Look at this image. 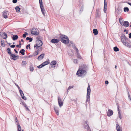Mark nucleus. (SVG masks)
<instances>
[{
	"label": "nucleus",
	"instance_id": "f257e3e1",
	"mask_svg": "<svg viewBox=\"0 0 131 131\" xmlns=\"http://www.w3.org/2000/svg\"><path fill=\"white\" fill-rule=\"evenodd\" d=\"M88 69V67L87 65L83 64L78 70L76 75L79 76L85 75L87 73V71Z\"/></svg>",
	"mask_w": 131,
	"mask_h": 131
},
{
	"label": "nucleus",
	"instance_id": "f03ea898",
	"mask_svg": "<svg viewBox=\"0 0 131 131\" xmlns=\"http://www.w3.org/2000/svg\"><path fill=\"white\" fill-rule=\"evenodd\" d=\"M60 38L61 41L63 43L68 44L69 43V40L67 36L60 34Z\"/></svg>",
	"mask_w": 131,
	"mask_h": 131
},
{
	"label": "nucleus",
	"instance_id": "7ed1b4c3",
	"mask_svg": "<svg viewBox=\"0 0 131 131\" xmlns=\"http://www.w3.org/2000/svg\"><path fill=\"white\" fill-rule=\"evenodd\" d=\"M91 91L90 86L89 84L87 89V93L86 96V103L90 101V95Z\"/></svg>",
	"mask_w": 131,
	"mask_h": 131
},
{
	"label": "nucleus",
	"instance_id": "20e7f679",
	"mask_svg": "<svg viewBox=\"0 0 131 131\" xmlns=\"http://www.w3.org/2000/svg\"><path fill=\"white\" fill-rule=\"evenodd\" d=\"M38 39L36 41V44L34 45V47L35 49H37L39 48V49H41V45H40L41 43V40L40 39L39 37H38Z\"/></svg>",
	"mask_w": 131,
	"mask_h": 131
},
{
	"label": "nucleus",
	"instance_id": "39448f33",
	"mask_svg": "<svg viewBox=\"0 0 131 131\" xmlns=\"http://www.w3.org/2000/svg\"><path fill=\"white\" fill-rule=\"evenodd\" d=\"M120 38L122 43H125V42H126V41H129L128 38H126L123 34H122L120 36Z\"/></svg>",
	"mask_w": 131,
	"mask_h": 131
},
{
	"label": "nucleus",
	"instance_id": "423d86ee",
	"mask_svg": "<svg viewBox=\"0 0 131 131\" xmlns=\"http://www.w3.org/2000/svg\"><path fill=\"white\" fill-rule=\"evenodd\" d=\"M41 12L42 13L43 16L45 17L46 15V12L45 10V9L43 7V5L42 4V1L41 0Z\"/></svg>",
	"mask_w": 131,
	"mask_h": 131
},
{
	"label": "nucleus",
	"instance_id": "0eeeda50",
	"mask_svg": "<svg viewBox=\"0 0 131 131\" xmlns=\"http://www.w3.org/2000/svg\"><path fill=\"white\" fill-rule=\"evenodd\" d=\"M84 128L87 130V131H91L87 122L85 121Z\"/></svg>",
	"mask_w": 131,
	"mask_h": 131
},
{
	"label": "nucleus",
	"instance_id": "6e6552de",
	"mask_svg": "<svg viewBox=\"0 0 131 131\" xmlns=\"http://www.w3.org/2000/svg\"><path fill=\"white\" fill-rule=\"evenodd\" d=\"M113 113V112L112 110L110 109H108L107 113V114L108 116L110 117L112 115Z\"/></svg>",
	"mask_w": 131,
	"mask_h": 131
},
{
	"label": "nucleus",
	"instance_id": "1a4fd4ad",
	"mask_svg": "<svg viewBox=\"0 0 131 131\" xmlns=\"http://www.w3.org/2000/svg\"><path fill=\"white\" fill-rule=\"evenodd\" d=\"M9 14V12L8 11L5 10L3 12V15L4 18H8L7 15Z\"/></svg>",
	"mask_w": 131,
	"mask_h": 131
},
{
	"label": "nucleus",
	"instance_id": "9d476101",
	"mask_svg": "<svg viewBox=\"0 0 131 131\" xmlns=\"http://www.w3.org/2000/svg\"><path fill=\"white\" fill-rule=\"evenodd\" d=\"M58 103L60 107H61L63 105V102L62 101L61 99H60L59 97H58Z\"/></svg>",
	"mask_w": 131,
	"mask_h": 131
},
{
	"label": "nucleus",
	"instance_id": "9b49d317",
	"mask_svg": "<svg viewBox=\"0 0 131 131\" xmlns=\"http://www.w3.org/2000/svg\"><path fill=\"white\" fill-rule=\"evenodd\" d=\"M19 91L22 98L24 100H26L27 99L24 96V95L22 91L21 90H20Z\"/></svg>",
	"mask_w": 131,
	"mask_h": 131
},
{
	"label": "nucleus",
	"instance_id": "f8f14e48",
	"mask_svg": "<svg viewBox=\"0 0 131 131\" xmlns=\"http://www.w3.org/2000/svg\"><path fill=\"white\" fill-rule=\"evenodd\" d=\"M116 105L117 106V107L118 109V116L119 118L120 119L121 118L122 116L121 115V114L120 113V110L119 109V105L118 103H116Z\"/></svg>",
	"mask_w": 131,
	"mask_h": 131
},
{
	"label": "nucleus",
	"instance_id": "ddd939ff",
	"mask_svg": "<svg viewBox=\"0 0 131 131\" xmlns=\"http://www.w3.org/2000/svg\"><path fill=\"white\" fill-rule=\"evenodd\" d=\"M107 2L106 0H104V7L103 11L105 13L106 11L107 10Z\"/></svg>",
	"mask_w": 131,
	"mask_h": 131
},
{
	"label": "nucleus",
	"instance_id": "4468645a",
	"mask_svg": "<svg viewBox=\"0 0 131 131\" xmlns=\"http://www.w3.org/2000/svg\"><path fill=\"white\" fill-rule=\"evenodd\" d=\"M10 58L12 60H16L17 59L16 58L15 55L12 53L10 55Z\"/></svg>",
	"mask_w": 131,
	"mask_h": 131
},
{
	"label": "nucleus",
	"instance_id": "2eb2a0df",
	"mask_svg": "<svg viewBox=\"0 0 131 131\" xmlns=\"http://www.w3.org/2000/svg\"><path fill=\"white\" fill-rule=\"evenodd\" d=\"M59 41V39L54 38L51 40V42L53 43H58Z\"/></svg>",
	"mask_w": 131,
	"mask_h": 131
},
{
	"label": "nucleus",
	"instance_id": "dca6fc26",
	"mask_svg": "<svg viewBox=\"0 0 131 131\" xmlns=\"http://www.w3.org/2000/svg\"><path fill=\"white\" fill-rule=\"evenodd\" d=\"M34 30V28H33L32 29V30L31 32V34L34 35H38V32H37V31H35Z\"/></svg>",
	"mask_w": 131,
	"mask_h": 131
},
{
	"label": "nucleus",
	"instance_id": "f3484780",
	"mask_svg": "<svg viewBox=\"0 0 131 131\" xmlns=\"http://www.w3.org/2000/svg\"><path fill=\"white\" fill-rule=\"evenodd\" d=\"M129 25V23L127 21H124L123 24L122 26H123L125 27H128Z\"/></svg>",
	"mask_w": 131,
	"mask_h": 131
},
{
	"label": "nucleus",
	"instance_id": "a211bd4d",
	"mask_svg": "<svg viewBox=\"0 0 131 131\" xmlns=\"http://www.w3.org/2000/svg\"><path fill=\"white\" fill-rule=\"evenodd\" d=\"M54 109L55 111V112L56 113V114L58 115H59V111L58 110V107L54 106Z\"/></svg>",
	"mask_w": 131,
	"mask_h": 131
},
{
	"label": "nucleus",
	"instance_id": "6ab92c4d",
	"mask_svg": "<svg viewBox=\"0 0 131 131\" xmlns=\"http://www.w3.org/2000/svg\"><path fill=\"white\" fill-rule=\"evenodd\" d=\"M1 33H0V35L1 36H2V38L4 39H6L7 37V35L6 33L5 32H4L2 35L1 34Z\"/></svg>",
	"mask_w": 131,
	"mask_h": 131
},
{
	"label": "nucleus",
	"instance_id": "aec40b11",
	"mask_svg": "<svg viewBox=\"0 0 131 131\" xmlns=\"http://www.w3.org/2000/svg\"><path fill=\"white\" fill-rule=\"evenodd\" d=\"M12 39L14 40H15L18 38V36L17 35H14L12 37Z\"/></svg>",
	"mask_w": 131,
	"mask_h": 131
},
{
	"label": "nucleus",
	"instance_id": "412c9836",
	"mask_svg": "<svg viewBox=\"0 0 131 131\" xmlns=\"http://www.w3.org/2000/svg\"><path fill=\"white\" fill-rule=\"evenodd\" d=\"M57 63V62L53 60L51 61L50 63V65H51V67H53V66L55 65Z\"/></svg>",
	"mask_w": 131,
	"mask_h": 131
},
{
	"label": "nucleus",
	"instance_id": "4be33fe9",
	"mask_svg": "<svg viewBox=\"0 0 131 131\" xmlns=\"http://www.w3.org/2000/svg\"><path fill=\"white\" fill-rule=\"evenodd\" d=\"M49 62L48 61H45L41 64V68L43 67L46 65L48 64Z\"/></svg>",
	"mask_w": 131,
	"mask_h": 131
},
{
	"label": "nucleus",
	"instance_id": "5701e85b",
	"mask_svg": "<svg viewBox=\"0 0 131 131\" xmlns=\"http://www.w3.org/2000/svg\"><path fill=\"white\" fill-rule=\"evenodd\" d=\"M122 11V10L119 7H118L117 8L116 11L117 14H118L121 13Z\"/></svg>",
	"mask_w": 131,
	"mask_h": 131
},
{
	"label": "nucleus",
	"instance_id": "b1692460",
	"mask_svg": "<svg viewBox=\"0 0 131 131\" xmlns=\"http://www.w3.org/2000/svg\"><path fill=\"white\" fill-rule=\"evenodd\" d=\"M16 124L17 126L18 131H21V127L19 122H17V124Z\"/></svg>",
	"mask_w": 131,
	"mask_h": 131
},
{
	"label": "nucleus",
	"instance_id": "393cba45",
	"mask_svg": "<svg viewBox=\"0 0 131 131\" xmlns=\"http://www.w3.org/2000/svg\"><path fill=\"white\" fill-rule=\"evenodd\" d=\"M93 32L95 35H97L98 34V31L97 29H94L93 30Z\"/></svg>",
	"mask_w": 131,
	"mask_h": 131
},
{
	"label": "nucleus",
	"instance_id": "a878e982",
	"mask_svg": "<svg viewBox=\"0 0 131 131\" xmlns=\"http://www.w3.org/2000/svg\"><path fill=\"white\" fill-rule=\"evenodd\" d=\"M6 51L7 52L9 55L12 54L10 49L9 48H7V49Z\"/></svg>",
	"mask_w": 131,
	"mask_h": 131
},
{
	"label": "nucleus",
	"instance_id": "bb28decb",
	"mask_svg": "<svg viewBox=\"0 0 131 131\" xmlns=\"http://www.w3.org/2000/svg\"><path fill=\"white\" fill-rule=\"evenodd\" d=\"M25 50L24 49H22L19 51V53H21L22 55H23L25 54Z\"/></svg>",
	"mask_w": 131,
	"mask_h": 131
},
{
	"label": "nucleus",
	"instance_id": "cd10ccee",
	"mask_svg": "<svg viewBox=\"0 0 131 131\" xmlns=\"http://www.w3.org/2000/svg\"><path fill=\"white\" fill-rule=\"evenodd\" d=\"M123 44L126 46H127V47H129V46L130 45V44L128 42H127L126 41V42H125V43H123Z\"/></svg>",
	"mask_w": 131,
	"mask_h": 131
},
{
	"label": "nucleus",
	"instance_id": "c85d7f7f",
	"mask_svg": "<svg viewBox=\"0 0 131 131\" xmlns=\"http://www.w3.org/2000/svg\"><path fill=\"white\" fill-rule=\"evenodd\" d=\"M96 17H98L99 16V10L96 9Z\"/></svg>",
	"mask_w": 131,
	"mask_h": 131
},
{
	"label": "nucleus",
	"instance_id": "c756f323",
	"mask_svg": "<svg viewBox=\"0 0 131 131\" xmlns=\"http://www.w3.org/2000/svg\"><path fill=\"white\" fill-rule=\"evenodd\" d=\"M15 9L17 12H20V8L19 6H17L15 7Z\"/></svg>",
	"mask_w": 131,
	"mask_h": 131
},
{
	"label": "nucleus",
	"instance_id": "7c9ffc66",
	"mask_svg": "<svg viewBox=\"0 0 131 131\" xmlns=\"http://www.w3.org/2000/svg\"><path fill=\"white\" fill-rule=\"evenodd\" d=\"M26 39L27 40H29V42L32 41L33 40L32 38L28 37L26 38Z\"/></svg>",
	"mask_w": 131,
	"mask_h": 131
},
{
	"label": "nucleus",
	"instance_id": "2f4dec72",
	"mask_svg": "<svg viewBox=\"0 0 131 131\" xmlns=\"http://www.w3.org/2000/svg\"><path fill=\"white\" fill-rule=\"evenodd\" d=\"M116 130H120L122 128L121 127H120L119 125L118 124V123L116 124Z\"/></svg>",
	"mask_w": 131,
	"mask_h": 131
},
{
	"label": "nucleus",
	"instance_id": "473e14b6",
	"mask_svg": "<svg viewBox=\"0 0 131 131\" xmlns=\"http://www.w3.org/2000/svg\"><path fill=\"white\" fill-rule=\"evenodd\" d=\"M119 20L120 23L122 25V26L124 22L122 20V19H121V18H119Z\"/></svg>",
	"mask_w": 131,
	"mask_h": 131
},
{
	"label": "nucleus",
	"instance_id": "72a5a7b5",
	"mask_svg": "<svg viewBox=\"0 0 131 131\" xmlns=\"http://www.w3.org/2000/svg\"><path fill=\"white\" fill-rule=\"evenodd\" d=\"M113 49L116 52L118 51L119 50V48L116 46L114 47Z\"/></svg>",
	"mask_w": 131,
	"mask_h": 131
},
{
	"label": "nucleus",
	"instance_id": "f704fd0d",
	"mask_svg": "<svg viewBox=\"0 0 131 131\" xmlns=\"http://www.w3.org/2000/svg\"><path fill=\"white\" fill-rule=\"evenodd\" d=\"M20 100L22 102V105H23L24 107L26 106L27 105L23 101L22 99H20Z\"/></svg>",
	"mask_w": 131,
	"mask_h": 131
},
{
	"label": "nucleus",
	"instance_id": "c9c22d12",
	"mask_svg": "<svg viewBox=\"0 0 131 131\" xmlns=\"http://www.w3.org/2000/svg\"><path fill=\"white\" fill-rule=\"evenodd\" d=\"M124 12L127 11V12L129 11V9L128 7H125L124 8Z\"/></svg>",
	"mask_w": 131,
	"mask_h": 131
},
{
	"label": "nucleus",
	"instance_id": "e433bc0d",
	"mask_svg": "<svg viewBox=\"0 0 131 131\" xmlns=\"http://www.w3.org/2000/svg\"><path fill=\"white\" fill-rule=\"evenodd\" d=\"M26 63L27 62L26 61H23L22 63V65L23 66H24L26 65Z\"/></svg>",
	"mask_w": 131,
	"mask_h": 131
},
{
	"label": "nucleus",
	"instance_id": "4c0bfd02",
	"mask_svg": "<svg viewBox=\"0 0 131 131\" xmlns=\"http://www.w3.org/2000/svg\"><path fill=\"white\" fill-rule=\"evenodd\" d=\"M30 70L31 71H32L34 70V68L32 65L30 66Z\"/></svg>",
	"mask_w": 131,
	"mask_h": 131
},
{
	"label": "nucleus",
	"instance_id": "58836bf2",
	"mask_svg": "<svg viewBox=\"0 0 131 131\" xmlns=\"http://www.w3.org/2000/svg\"><path fill=\"white\" fill-rule=\"evenodd\" d=\"M28 33L27 32H25L24 34L23 35V37L24 38H25L26 37V35H28Z\"/></svg>",
	"mask_w": 131,
	"mask_h": 131
},
{
	"label": "nucleus",
	"instance_id": "ea45409f",
	"mask_svg": "<svg viewBox=\"0 0 131 131\" xmlns=\"http://www.w3.org/2000/svg\"><path fill=\"white\" fill-rule=\"evenodd\" d=\"M39 49L38 50H37V51H35V53H34V55L35 56V55H36L38 54V52H39Z\"/></svg>",
	"mask_w": 131,
	"mask_h": 131
},
{
	"label": "nucleus",
	"instance_id": "a19ab883",
	"mask_svg": "<svg viewBox=\"0 0 131 131\" xmlns=\"http://www.w3.org/2000/svg\"><path fill=\"white\" fill-rule=\"evenodd\" d=\"M30 44H29L28 45H27L26 46V48L27 49H28V47H29V49H30Z\"/></svg>",
	"mask_w": 131,
	"mask_h": 131
},
{
	"label": "nucleus",
	"instance_id": "79ce46f5",
	"mask_svg": "<svg viewBox=\"0 0 131 131\" xmlns=\"http://www.w3.org/2000/svg\"><path fill=\"white\" fill-rule=\"evenodd\" d=\"M73 87L72 86H70L67 89V91L68 92Z\"/></svg>",
	"mask_w": 131,
	"mask_h": 131
},
{
	"label": "nucleus",
	"instance_id": "37998d69",
	"mask_svg": "<svg viewBox=\"0 0 131 131\" xmlns=\"http://www.w3.org/2000/svg\"><path fill=\"white\" fill-rule=\"evenodd\" d=\"M72 46L73 48L74 49H75V48H76L75 46V44L73 43H72Z\"/></svg>",
	"mask_w": 131,
	"mask_h": 131
},
{
	"label": "nucleus",
	"instance_id": "c03bdc74",
	"mask_svg": "<svg viewBox=\"0 0 131 131\" xmlns=\"http://www.w3.org/2000/svg\"><path fill=\"white\" fill-rule=\"evenodd\" d=\"M25 107V108L26 109L27 111H30V110H29V108H28V107L27 105Z\"/></svg>",
	"mask_w": 131,
	"mask_h": 131
},
{
	"label": "nucleus",
	"instance_id": "a18cd8bd",
	"mask_svg": "<svg viewBox=\"0 0 131 131\" xmlns=\"http://www.w3.org/2000/svg\"><path fill=\"white\" fill-rule=\"evenodd\" d=\"M15 85L18 88L19 91H20V90H21L20 88L19 87V86L16 83H15Z\"/></svg>",
	"mask_w": 131,
	"mask_h": 131
},
{
	"label": "nucleus",
	"instance_id": "49530a36",
	"mask_svg": "<svg viewBox=\"0 0 131 131\" xmlns=\"http://www.w3.org/2000/svg\"><path fill=\"white\" fill-rule=\"evenodd\" d=\"M38 60H41V54L40 55L38 58Z\"/></svg>",
	"mask_w": 131,
	"mask_h": 131
},
{
	"label": "nucleus",
	"instance_id": "de8ad7c7",
	"mask_svg": "<svg viewBox=\"0 0 131 131\" xmlns=\"http://www.w3.org/2000/svg\"><path fill=\"white\" fill-rule=\"evenodd\" d=\"M78 60L77 59H74L73 62L74 63H77Z\"/></svg>",
	"mask_w": 131,
	"mask_h": 131
},
{
	"label": "nucleus",
	"instance_id": "09e8293b",
	"mask_svg": "<svg viewBox=\"0 0 131 131\" xmlns=\"http://www.w3.org/2000/svg\"><path fill=\"white\" fill-rule=\"evenodd\" d=\"M16 45H13L10 46V47L11 48H14Z\"/></svg>",
	"mask_w": 131,
	"mask_h": 131
},
{
	"label": "nucleus",
	"instance_id": "8fccbe9b",
	"mask_svg": "<svg viewBox=\"0 0 131 131\" xmlns=\"http://www.w3.org/2000/svg\"><path fill=\"white\" fill-rule=\"evenodd\" d=\"M1 45L3 47H4L5 46V44L4 43V42H3V43H1Z\"/></svg>",
	"mask_w": 131,
	"mask_h": 131
},
{
	"label": "nucleus",
	"instance_id": "3c124183",
	"mask_svg": "<svg viewBox=\"0 0 131 131\" xmlns=\"http://www.w3.org/2000/svg\"><path fill=\"white\" fill-rule=\"evenodd\" d=\"M75 50L77 52V55H78V52H79V50L77 48H75Z\"/></svg>",
	"mask_w": 131,
	"mask_h": 131
},
{
	"label": "nucleus",
	"instance_id": "603ef678",
	"mask_svg": "<svg viewBox=\"0 0 131 131\" xmlns=\"http://www.w3.org/2000/svg\"><path fill=\"white\" fill-rule=\"evenodd\" d=\"M13 2L14 3H16L17 2V0H13Z\"/></svg>",
	"mask_w": 131,
	"mask_h": 131
},
{
	"label": "nucleus",
	"instance_id": "864d4df0",
	"mask_svg": "<svg viewBox=\"0 0 131 131\" xmlns=\"http://www.w3.org/2000/svg\"><path fill=\"white\" fill-rule=\"evenodd\" d=\"M45 56L44 53L41 54V59L44 57Z\"/></svg>",
	"mask_w": 131,
	"mask_h": 131
},
{
	"label": "nucleus",
	"instance_id": "5fc2aeb1",
	"mask_svg": "<svg viewBox=\"0 0 131 131\" xmlns=\"http://www.w3.org/2000/svg\"><path fill=\"white\" fill-rule=\"evenodd\" d=\"M15 121L16 122V124H17V122H18L16 117L15 118Z\"/></svg>",
	"mask_w": 131,
	"mask_h": 131
},
{
	"label": "nucleus",
	"instance_id": "6e6d98bb",
	"mask_svg": "<svg viewBox=\"0 0 131 131\" xmlns=\"http://www.w3.org/2000/svg\"><path fill=\"white\" fill-rule=\"evenodd\" d=\"M108 81L107 80H106V81H105V83L106 84H108Z\"/></svg>",
	"mask_w": 131,
	"mask_h": 131
},
{
	"label": "nucleus",
	"instance_id": "4d7b16f0",
	"mask_svg": "<svg viewBox=\"0 0 131 131\" xmlns=\"http://www.w3.org/2000/svg\"><path fill=\"white\" fill-rule=\"evenodd\" d=\"M123 3H127L128 4H129V5L131 6V3H130L128 2H123Z\"/></svg>",
	"mask_w": 131,
	"mask_h": 131
},
{
	"label": "nucleus",
	"instance_id": "13d9d810",
	"mask_svg": "<svg viewBox=\"0 0 131 131\" xmlns=\"http://www.w3.org/2000/svg\"><path fill=\"white\" fill-rule=\"evenodd\" d=\"M39 3L40 4V7L41 9V0H39Z\"/></svg>",
	"mask_w": 131,
	"mask_h": 131
},
{
	"label": "nucleus",
	"instance_id": "bf43d9fd",
	"mask_svg": "<svg viewBox=\"0 0 131 131\" xmlns=\"http://www.w3.org/2000/svg\"><path fill=\"white\" fill-rule=\"evenodd\" d=\"M43 30H44V31L43 32L44 34V33H46V31L45 30V29H41V31H43Z\"/></svg>",
	"mask_w": 131,
	"mask_h": 131
},
{
	"label": "nucleus",
	"instance_id": "052dcab7",
	"mask_svg": "<svg viewBox=\"0 0 131 131\" xmlns=\"http://www.w3.org/2000/svg\"><path fill=\"white\" fill-rule=\"evenodd\" d=\"M16 47H17V48H20L21 46H19V45H16Z\"/></svg>",
	"mask_w": 131,
	"mask_h": 131
},
{
	"label": "nucleus",
	"instance_id": "680f3d73",
	"mask_svg": "<svg viewBox=\"0 0 131 131\" xmlns=\"http://www.w3.org/2000/svg\"><path fill=\"white\" fill-rule=\"evenodd\" d=\"M14 51H15L16 53H18V52L15 49H14Z\"/></svg>",
	"mask_w": 131,
	"mask_h": 131
},
{
	"label": "nucleus",
	"instance_id": "e2e57ef3",
	"mask_svg": "<svg viewBox=\"0 0 131 131\" xmlns=\"http://www.w3.org/2000/svg\"><path fill=\"white\" fill-rule=\"evenodd\" d=\"M37 68H41V64L39 66H37Z\"/></svg>",
	"mask_w": 131,
	"mask_h": 131
},
{
	"label": "nucleus",
	"instance_id": "0e129e2a",
	"mask_svg": "<svg viewBox=\"0 0 131 131\" xmlns=\"http://www.w3.org/2000/svg\"><path fill=\"white\" fill-rule=\"evenodd\" d=\"M129 38H131V33L129 34Z\"/></svg>",
	"mask_w": 131,
	"mask_h": 131
},
{
	"label": "nucleus",
	"instance_id": "69168bd1",
	"mask_svg": "<svg viewBox=\"0 0 131 131\" xmlns=\"http://www.w3.org/2000/svg\"><path fill=\"white\" fill-rule=\"evenodd\" d=\"M15 57H16V59H17L19 58V56H16L15 55Z\"/></svg>",
	"mask_w": 131,
	"mask_h": 131
},
{
	"label": "nucleus",
	"instance_id": "338daca9",
	"mask_svg": "<svg viewBox=\"0 0 131 131\" xmlns=\"http://www.w3.org/2000/svg\"><path fill=\"white\" fill-rule=\"evenodd\" d=\"M72 101H74L75 102H77V100L75 99H73L71 100Z\"/></svg>",
	"mask_w": 131,
	"mask_h": 131
},
{
	"label": "nucleus",
	"instance_id": "774afa93",
	"mask_svg": "<svg viewBox=\"0 0 131 131\" xmlns=\"http://www.w3.org/2000/svg\"><path fill=\"white\" fill-rule=\"evenodd\" d=\"M19 46H21V41H19Z\"/></svg>",
	"mask_w": 131,
	"mask_h": 131
}]
</instances>
